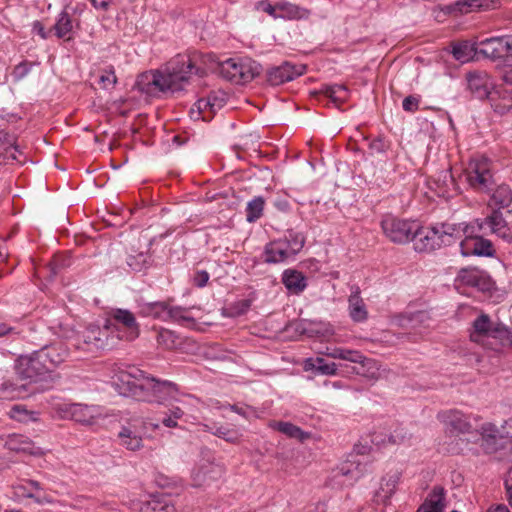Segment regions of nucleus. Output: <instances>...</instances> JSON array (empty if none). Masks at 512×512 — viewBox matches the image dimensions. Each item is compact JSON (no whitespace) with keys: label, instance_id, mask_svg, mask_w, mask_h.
Masks as SVG:
<instances>
[{"label":"nucleus","instance_id":"nucleus-1","mask_svg":"<svg viewBox=\"0 0 512 512\" xmlns=\"http://www.w3.org/2000/svg\"><path fill=\"white\" fill-rule=\"evenodd\" d=\"M204 66L187 55H177L157 70L140 74L136 80L139 91L148 95L158 92H179L185 89L193 76L204 77L207 71L219 74L223 79L234 84H246L260 74L261 66L251 59L229 58L224 61L214 54L201 57Z\"/></svg>","mask_w":512,"mask_h":512},{"label":"nucleus","instance_id":"nucleus-2","mask_svg":"<svg viewBox=\"0 0 512 512\" xmlns=\"http://www.w3.org/2000/svg\"><path fill=\"white\" fill-rule=\"evenodd\" d=\"M455 227L453 223H440L423 229L417 224V233L412 238L414 249L418 252H431L455 243L458 234Z\"/></svg>","mask_w":512,"mask_h":512},{"label":"nucleus","instance_id":"nucleus-3","mask_svg":"<svg viewBox=\"0 0 512 512\" xmlns=\"http://www.w3.org/2000/svg\"><path fill=\"white\" fill-rule=\"evenodd\" d=\"M138 401L157 403L167 405V403H181L180 392L176 383L168 380H160L149 375H145L142 388L138 390Z\"/></svg>","mask_w":512,"mask_h":512},{"label":"nucleus","instance_id":"nucleus-4","mask_svg":"<svg viewBox=\"0 0 512 512\" xmlns=\"http://www.w3.org/2000/svg\"><path fill=\"white\" fill-rule=\"evenodd\" d=\"M455 228L458 231L457 236H455V242L464 236V239L460 242V250L463 256H494L495 250L492 242L479 235L481 231H477L475 223H459L456 224Z\"/></svg>","mask_w":512,"mask_h":512},{"label":"nucleus","instance_id":"nucleus-5","mask_svg":"<svg viewBox=\"0 0 512 512\" xmlns=\"http://www.w3.org/2000/svg\"><path fill=\"white\" fill-rule=\"evenodd\" d=\"M15 369L21 379L28 380L30 383L46 381L53 373L38 350L29 355L20 356L16 360Z\"/></svg>","mask_w":512,"mask_h":512},{"label":"nucleus","instance_id":"nucleus-6","mask_svg":"<svg viewBox=\"0 0 512 512\" xmlns=\"http://www.w3.org/2000/svg\"><path fill=\"white\" fill-rule=\"evenodd\" d=\"M381 227L385 236L392 242L405 244L412 241L417 233V223L405 219H399L392 215H386L381 221Z\"/></svg>","mask_w":512,"mask_h":512},{"label":"nucleus","instance_id":"nucleus-7","mask_svg":"<svg viewBox=\"0 0 512 512\" xmlns=\"http://www.w3.org/2000/svg\"><path fill=\"white\" fill-rule=\"evenodd\" d=\"M146 373L136 367L120 369L112 376V384L119 394L138 400V390L142 388Z\"/></svg>","mask_w":512,"mask_h":512},{"label":"nucleus","instance_id":"nucleus-8","mask_svg":"<svg viewBox=\"0 0 512 512\" xmlns=\"http://www.w3.org/2000/svg\"><path fill=\"white\" fill-rule=\"evenodd\" d=\"M490 162L486 158L473 159L466 168L469 185L479 192H489L494 184Z\"/></svg>","mask_w":512,"mask_h":512},{"label":"nucleus","instance_id":"nucleus-9","mask_svg":"<svg viewBox=\"0 0 512 512\" xmlns=\"http://www.w3.org/2000/svg\"><path fill=\"white\" fill-rule=\"evenodd\" d=\"M82 341L84 346L78 345L88 351H96L100 349H111L114 345V338L109 337V327L105 325L103 328L90 325L83 332Z\"/></svg>","mask_w":512,"mask_h":512},{"label":"nucleus","instance_id":"nucleus-10","mask_svg":"<svg viewBox=\"0 0 512 512\" xmlns=\"http://www.w3.org/2000/svg\"><path fill=\"white\" fill-rule=\"evenodd\" d=\"M481 447L487 454L503 449L512 438L508 433L500 431L493 423H484L480 428Z\"/></svg>","mask_w":512,"mask_h":512},{"label":"nucleus","instance_id":"nucleus-11","mask_svg":"<svg viewBox=\"0 0 512 512\" xmlns=\"http://www.w3.org/2000/svg\"><path fill=\"white\" fill-rule=\"evenodd\" d=\"M305 70L306 66L303 64L283 62L281 65L272 67L267 71V81L273 86H278L301 76Z\"/></svg>","mask_w":512,"mask_h":512},{"label":"nucleus","instance_id":"nucleus-12","mask_svg":"<svg viewBox=\"0 0 512 512\" xmlns=\"http://www.w3.org/2000/svg\"><path fill=\"white\" fill-rule=\"evenodd\" d=\"M477 225V231H482L484 226H488L492 233L507 243H512V231L506 220L503 218L501 210H492L491 214L485 219H477L474 222Z\"/></svg>","mask_w":512,"mask_h":512},{"label":"nucleus","instance_id":"nucleus-13","mask_svg":"<svg viewBox=\"0 0 512 512\" xmlns=\"http://www.w3.org/2000/svg\"><path fill=\"white\" fill-rule=\"evenodd\" d=\"M456 282L486 292L492 289L493 283L488 274L477 268H463L459 271Z\"/></svg>","mask_w":512,"mask_h":512},{"label":"nucleus","instance_id":"nucleus-14","mask_svg":"<svg viewBox=\"0 0 512 512\" xmlns=\"http://www.w3.org/2000/svg\"><path fill=\"white\" fill-rule=\"evenodd\" d=\"M38 351L52 372L69 356V349L62 341L45 345Z\"/></svg>","mask_w":512,"mask_h":512},{"label":"nucleus","instance_id":"nucleus-15","mask_svg":"<svg viewBox=\"0 0 512 512\" xmlns=\"http://www.w3.org/2000/svg\"><path fill=\"white\" fill-rule=\"evenodd\" d=\"M224 469L221 465L214 462L205 461L201 463L193 471V482L195 486L209 485L220 479L223 475Z\"/></svg>","mask_w":512,"mask_h":512},{"label":"nucleus","instance_id":"nucleus-16","mask_svg":"<svg viewBox=\"0 0 512 512\" xmlns=\"http://www.w3.org/2000/svg\"><path fill=\"white\" fill-rule=\"evenodd\" d=\"M495 324L496 323L491 321L489 315L485 313L479 315L472 324L473 331L470 334L471 341L484 346L488 345Z\"/></svg>","mask_w":512,"mask_h":512},{"label":"nucleus","instance_id":"nucleus-17","mask_svg":"<svg viewBox=\"0 0 512 512\" xmlns=\"http://www.w3.org/2000/svg\"><path fill=\"white\" fill-rule=\"evenodd\" d=\"M62 412V417H70L72 420L82 424H93L94 409L82 404H62L58 408Z\"/></svg>","mask_w":512,"mask_h":512},{"label":"nucleus","instance_id":"nucleus-18","mask_svg":"<svg viewBox=\"0 0 512 512\" xmlns=\"http://www.w3.org/2000/svg\"><path fill=\"white\" fill-rule=\"evenodd\" d=\"M110 317L113 321L123 325L127 329V340H133L139 335V325L134 314L127 309H112Z\"/></svg>","mask_w":512,"mask_h":512},{"label":"nucleus","instance_id":"nucleus-19","mask_svg":"<svg viewBox=\"0 0 512 512\" xmlns=\"http://www.w3.org/2000/svg\"><path fill=\"white\" fill-rule=\"evenodd\" d=\"M143 433L136 424L129 423L118 434L120 444L128 450L137 451L143 447Z\"/></svg>","mask_w":512,"mask_h":512},{"label":"nucleus","instance_id":"nucleus-20","mask_svg":"<svg viewBox=\"0 0 512 512\" xmlns=\"http://www.w3.org/2000/svg\"><path fill=\"white\" fill-rule=\"evenodd\" d=\"M325 354L334 359H343L353 363L362 364L363 367H367L368 369L376 368L375 360L363 356L358 351L343 348H327Z\"/></svg>","mask_w":512,"mask_h":512},{"label":"nucleus","instance_id":"nucleus-21","mask_svg":"<svg viewBox=\"0 0 512 512\" xmlns=\"http://www.w3.org/2000/svg\"><path fill=\"white\" fill-rule=\"evenodd\" d=\"M5 447L16 453H26L34 456L42 455L39 447H36L28 437L19 434L10 435L5 442Z\"/></svg>","mask_w":512,"mask_h":512},{"label":"nucleus","instance_id":"nucleus-22","mask_svg":"<svg viewBox=\"0 0 512 512\" xmlns=\"http://www.w3.org/2000/svg\"><path fill=\"white\" fill-rule=\"evenodd\" d=\"M277 7L279 8V18L284 20H307L311 15L309 9L289 1H278Z\"/></svg>","mask_w":512,"mask_h":512},{"label":"nucleus","instance_id":"nucleus-23","mask_svg":"<svg viewBox=\"0 0 512 512\" xmlns=\"http://www.w3.org/2000/svg\"><path fill=\"white\" fill-rule=\"evenodd\" d=\"M477 44L479 54L492 60L504 58L503 36L485 38Z\"/></svg>","mask_w":512,"mask_h":512},{"label":"nucleus","instance_id":"nucleus-24","mask_svg":"<svg viewBox=\"0 0 512 512\" xmlns=\"http://www.w3.org/2000/svg\"><path fill=\"white\" fill-rule=\"evenodd\" d=\"M288 247L289 245L281 239L269 243L265 248L266 262L280 263L293 257Z\"/></svg>","mask_w":512,"mask_h":512},{"label":"nucleus","instance_id":"nucleus-25","mask_svg":"<svg viewBox=\"0 0 512 512\" xmlns=\"http://www.w3.org/2000/svg\"><path fill=\"white\" fill-rule=\"evenodd\" d=\"M445 490L435 486L417 512H443L445 507Z\"/></svg>","mask_w":512,"mask_h":512},{"label":"nucleus","instance_id":"nucleus-26","mask_svg":"<svg viewBox=\"0 0 512 512\" xmlns=\"http://www.w3.org/2000/svg\"><path fill=\"white\" fill-rule=\"evenodd\" d=\"M314 97L318 98L324 96L329 98L337 106L345 102L348 98V89L344 85H323L319 90L311 93Z\"/></svg>","mask_w":512,"mask_h":512},{"label":"nucleus","instance_id":"nucleus-27","mask_svg":"<svg viewBox=\"0 0 512 512\" xmlns=\"http://www.w3.org/2000/svg\"><path fill=\"white\" fill-rule=\"evenodd\" d=\"M400 478L401 472L398 470L389 471L381 480L378 496L384 501L389 500L395 493Z\"/></svg>","mask_w":512,"mask_h":512},{"label":"nucleus","instance_id":"nucleus-28","mask_svg":"<svg viewBox=\"0 0 512 512\" xmlns=\"http://www.w3.org/2000/svg\"><path fill=\"white\" fill-rule=\"evenodd\" d=\"M167 409L161 412V423L163 426L167 428H177L178 421L183 418L185 415L183 408L180 406V403H167L164 405Z\"/></svg>","mask_w":512,"mask_h":512},{"label":"nucleus","instance_id":"nucleus-29","mask_svg":"<svg viewBox=\"0 0 512 512\" xmlns=\"http://www.w3.org/2000/svg\"><path fill=\"white\" fill-rule=\"evenodd\" d=\"M493 1L491 0H459L448 7L449 12H459L467 14L477 10H487Z\"/></svg>","mask_w":512,"mask_h":512},{"label":"nucleus","instance_id":"nucleus-30","mask_svg":"<svg viewBox=\"0 0 512 512\" xmlns=\"http://www.w3.org/2000/svg\"><path fill=\"white\" fill-rule=\"evenodd\" d=\"M512 203V191L508 185H499L491 195L489 206L493 210L507 208Z\"/></svg>","mask_w":512,"mask_h":512},{"label":"nucleus","instance_id":"nucleus-31","mask_svg":"<svg viewBox=\"0 0 512 512\" xmlns=\"http://www.w3.org/2000/svg\"><path fill=\"white\" fill-rule=\"evenodd\" d=\"M283 284L292 293L298 294L306 288V278L296 270H285L282 277Z\"/></svg>","mask_w":512,"mask_h":512},{"label":"nucleus","instance_id":"nucleus-32","mask_svg":"<svg viewBox=\"0 0 512 512\" xmlns=\"http://www.w3.org/2000/svg\"><path fill=\"white\" fill-rule=\"evenodd\" d=\"M348 303L350 317L353 321L362 322L367 319L368 313L358 290L349 296Z\"/></svg>","mask_w":512,"mask_h":512},{"label":"nucleus","instance_id":"nucleus-33","mask_svg":"<svg viewBox=\"0 0 512 512\" xmlns=\"http://www.w3.org/2000/svg\"><path fill=\"white\" fill-rule=\"evenodd\" d=\"M428 319V316L424 312H416L409 315H403L399 318V325L405 329H412L414 333H408L407 335H422L423 331L418 330L420 325Z\"/></svg>","mask_w":512,"mask_h":512},{"label":"nucleus","instance_id":"nucleus-34","mask_svg":"<svg viewBox=\"0 0 512 512\" xmlns=\"http://www.w3.org/2000/svg\"><path fill=\"white\" fill-rule=\"evenodd\" d=\"M443 417L446 424L454 431L468 433L472 429L471 424L459 411H449L443 414Z\"/></svg>","mask_w":512,"mask_h":512},{"label":"nucleus","instance_id":"nucleus-35","mask_svg":"<svg viewBox=\"0 0 512 512\" xmlns=\"http://www.w3.org/2000/svg\"><path fill=\"white\" fill-rule=\"evenodd\" d=\"M73 19L67 10L61 11L58 15L56 23L51 28L55 36L59 39L65 38L73 30Z\"/></svg>","mask_w":512,"mask_h":512},{"label":"nucleus","instance_id":"nucleus-36","mask_svg":"<svg viewBox=\"0 0 512 512\" xmlns=\"http://www.w3.org/2000/svg\"><path fill=\"white\" fill-rule=\"evenodd\" d=\"M479 53L477 43H469L464 41L453 46L452 54L454 58L462 63L473 59L474 55Z\"/></svg>","mask_w":512,"mask_h":512},{"label":"nucleus","instance_id":"nucleus-37","mask_svg":"<svg viewBox=\"0 0 512 512\" xmlns=\"http://www.w3.org/2000/svg\"><path fill=\"white\" fill-rule=\"evenodd\" d=\"M193 309L194 307L170 306L167 319L177 321L187 326L194 325L195 319L191 316V310Z\"/></svg>","mask_w":512,"mask_h":512},{"label":"nucleus","instance_id":"nucleus-38","mask_svg":"<svg viewBox=\"0 0 512 512\" xmlns=\"http://www.w3.org/2000/svg\"><path fill=\"white\" fill-rule=\"evenodd\" d=\"M468 88L479 98L488 96L487 79L478 73L467 75Z\"/></svg>","mask_w":512,"mask_h":512},{"label":"nucleus","instance_id":"nucleus-39","mask_svg":"<svg viewBox=\"0 0 512 512\" xmlns=\"http://www.w3.org/2000/svg\"><path fill=\"white\" fill-rule=\"evenodd\" d=\"M14 151H18V146L16 145V136L7 131H0V157L1 156H10L13 159H17Z\"/></svg>","mask_w":512,"mask_h":512},{"label":"nucleus","instance_id":"nucleus-40","mask_svg":"<svg viewBox=\"0 0 512 512\" xmlns=\"http://www.w3.org/2000/svg\"><path fill=\"white\" fill-rule=\"evenodd\" d=\"M138 512H176V508L166 499H152L142 503Z\"/></svg>","mask_w":512,"mask_h":512},{"label":"nucleus","instance_id":"nucleus-41","mask_svg":"<svg viewBox=\"0 0 512 512\" xmlns=\"http://www.w3.org/2000/svg\"><path fill=\"white\" fill-rule=\"evenodd\" d=\"M127 265L135 272L146 270L151 265V256L147 252H137L127 257Z\"/></svg>","mask_w":512,"mask_h":512},{"label":"nucleus","instance_id":"nucleus-42","mask_svg":"<svg viewBox=\"0 0 512 512\" xmlns=\"http://www.w3.org/2000/svg\"><path fill=\"white\" fill-rule=\"evenodd\" d=\"M169 309L170 306L166 302H151L141 307V313L144 316L167 319Z\"/></svg>","mask_w":512,"mask_h":512},{"label":"nucleus","instance_id":"nucleus-43","mask_svg":"<svg viewBox=\"0 0 512 512\" xmlns=\"http://www.w3.org/2000/svg\"><path fill=\"white\" fill-rule=\"evenodd\" d=\"M265 201L263 197L258 196L248 202L246 207V220L248 222H255L263 213Z\"/></svg>","mask_w":512,"mask_h":512},{"label":"nucleus","instance_id":"nucleus-44","mask_svg":"<svg viewBox=\"0 0 512 512\" xmlns=\"http://www.w3.org/2000/svg\"><path fill=\"white\" fill-rule=\"evenodd\" d=\"M283 240L289 245L288 250L293 256H295L305 244L304 235L294 230H288Z\"/></svg>","mask_w":512,"mask_h":512},{"label":"nucleus","instance_id":"nucleus-45","mask_svg":"<svg viewBox=\"0 0 512 512\" xmlns=\"http://www.w3.org/2000/svg\"><path fill=\"white\" fill-rule=\"evenodd\" d=\"M490 339L498 341L500 346H512V331L502 323H496Z\"/></svg>","mask_w":512,"mask_h":512},{"label":"nucleus","instance_id":"nucleus-46","mask_svg":"<svg viewBox=\"0 0 512 512\" xmlns=\"http://www.w3.org/2000/svg\"><path fill=\"white\" fill-rule=\"evenodd\" d=\"M279 432L287 435L290 438L298 440H304L308 437V434L303 432L301 428L290 423V422H277L274 426Z\"/></svg>","mask_w":512,"mask_h":512},{"label":"nucleus","instance_id":"nucleus-47","mask_svg":"<svg viewBox=\"0 0 512 512\" xmlns=\"http://www.w3.org/2000/svg\"><path fill=\"white\" fill-rule=\"evenodd\" d=\"M72 260L67 254H57L49 263L51 276L54 277L59 274L63 269L70 267Z\"/></svg>","mask_w":512,"mask_h":512},{"label":"nucleus","instance_id":"nucleus-48","mask_svg":"<svg viewBox=\"0 0 512 512\" xmlns=\"http://www.w3.org/2000/svg\"><path fill=\"white\" fill-rule=\"evenodd\" d=\"M212 434L233 444L238 443L242 436L238 430L224 426L217 427Z\"/></svg>","mask_w":512,"mask_h":512},{"label":"nucleus","instance_id":"nucleus-49","mask_svg":"<svg viewBox=\"0 0 512 512\" xmlns=\"http://www.w3.org/2000/svg\"><path fill=\"white\" fill-rule=\"evenodd\" d=\"M157 342L165 349H174L177 345V337L174 332L162 329L157 336Z\"/></svg>","mask_w":512,"mask_h":512},{"label":"nucleus","instance_id":"nucleus-50","mask_svg":"<svg viewBox=\"0 0 512 512\" xmlns=\"http://www.w3.org/2000/svg\"><path fill=\"white\" fill-rule=\"evenodd\" d=\"M411 438V434L404 427H397L389 436L388 441L394 445L406 443Z\"/></svg>","mask_w":512,"mask_h":512},{"label":"nucleus","instance_id":"nucleus-51","mask_svg":"<svg viewBox=\"0 0 512 512\" xmlns=\"http://www.w3.org/2000/svg\"><path fill=\"white\" fill-rule=\"evenodd\" d=\"M313 367L324 375H335L337 371V365L335 363H326L323 358H316Z\"/></svg>","mask_w":512,"mask_h":512},{"label":"nucleus","instance_id":"nucleus-52","mask_svg":"<svg viewBox=\"0 0 512 512\" xmlns=\"http://www.w3.org/2000/svg\"><path fill=\"white\" fill-rule=\"evenodd\" d=\"M99 83L102 85V88L105 89L114 87L117 83V77L112 67L103 71L99 77Z\"/></svg>","mask_w":512,"mask_h":512},{"label":"nucleus","instance_id":"nucleus-53","mask_svg":"<svg viewBox=\"0 0 512 512\" xmlns=\"http://www.w3.org/2000/svg\"><path fill=\"white\" fill-rule=\"evenodd\" d=\"M501 90L512 99V67L505 69L501 76Z\"/></svg>","mask_w":512,"mask_h":512},{"label":"nucleus","instance_id":"nucleus-54","mask_svg":"<svg viewBox=\"0 0 512 512\" xmlns=\"http://www.w3.org/2000/svg\"><path fill=\"white\" fill-rule=\"evenodd\" d=\"M363 472L356 466L354 469L350 467L342 466L335 477H350L352 481L358 480L362 476Z\"/></svg>","mask_w":512,"mask_h":512},{"label":"nucleus","instance_id":"nucleus-55","mask_svg":"<svg viewBox=\"0 0 512 512\" xmlns=\"http://www.w3.org/2000/svg\"><path fill=\"white\" fill-rule=\"evenodd\" d=\"M31 66L32 64L28 62H21L20 64L16 65L12 72L14 80L20 81L25 76H27L30 72Z\"/></svg>","mask_w":512,"mask_h":512},{"label":"nucleus","instance_id":"nucleus-56","mask_svg":"<svg viewBox=\"0 0 512 512\" xmlns=\"http://www.w3.org/2000/svg\"><path fill=\"white\" fill-rule=\"evenodd\" d=\"M259 7L262 11L266 12L271 17L277 19L279 18V8L277 7V2L273 5L268 0H263L259 2Z\"/></svg>","mask_w":512,"mask_h":512},{"label":"nucleus","instance_id":"nucleus-57","mask_svg":"<svg viewBox=\"0 0 512 512\" xmlns=\"http://www.w3.org/2000/svg\"><path fill=\"white\" fill-rule=\"evenodd\" d=\"M418 106H419V99L412 95L404 98L403 103H402L403 109L408 112L416 111L418 109Z\"/></svg>","mask_w":512,"mask_h":512},{"label":"nucleus","instance_id":"nucleus-58","mask_svg":"<svg viewBox=\"0 0 512 512\" xmlns=\"http://www.w3.org/2000/svg\"><path fill=\"white\" fill-rule=\"evenodd\" d=\"M369 148L372 153H384L388 149V144L382 138H377L370 142Z\"/></svg>","mask_w":512,"mask_h":512},{"label":"nucleus","instance_id":"nucleus-59","mask_svg":"<svg viewBox=\"0 0 512 512\" xmlns=\"http://www.w3.org/2000/svg\"><path fill=\"white\" fill-rule=\"evenodd\" d=\"M209 280V274L205 270L196 271L193 276V283L197 287H204Z\"/></svg>","mask_w":512,"mask_h":512},{"label":"nucleus","instance_id":"nucleus-60","mask_svg":"<svg viewBox=\"0 0 512 512\" xmlns=\"http://www.w3.org/2000/svg\"><path fill=\"white\" fill-rule=\"evenodd\" d=\"M28 415L29 412L19 405L13 406V408L10 411L11 418L16 419L18 421H25Z\"/></svg>","mask_w":512,"mask_h":512},{"label":"nucleus","instance_id":"nucleus-61","mask_svg":"<svg viewBox=\"0 0 512 512\" xmlns=\"http://www.w3.org/2000/svg\"><path fill=\"white\" fill-rule=\"evenodd\" d=\"M33 32H36L42 39H47L52 32L51 29L46 31L40 21H35L32 25Z\"/></svg>","mask_w":512,"mask_h":512},{"label":"nucleus","instance_id":"nucleus-62","mask_svg":"<svg viewBox=\"0 0 512 512\" xmlns=\"http://www.w3.org/2000/svg\"><path fill=\"white\" fill-rule=\"evenodd\" d=\"M505 488L509 498L510 505L512 506V468L506 474Z\"/></svg>","mask_w":512,"mask_h":512},{"label":"nucleus","instance_id":"nucleus-63","mask_svg":"<svg viewBox=\"0 0 512 512\" xmlns=\"http://www.w3.org/2000/svg\"><path fill=\"white\" fill-rule=\"evenodd\" d=\"M504 58H512V36H503Z\"/></svg>","mask_w":512,"mask_h":512},{"label":"nucleus","instance_id":"nucleus-64","mask_svg":"<svg viewBox=\"0 0 512 512\" xmlns=\"http://www.w3.org/2000/svg\"><path fill=\"white\" fill-rule=\"evenodd\" d=\"M210 100L211 95H209L207 98H201L196 102V106L199 112H203L209 108Z\"/></svg>","mask_w":512,"mask_h":512}]
</instances>
